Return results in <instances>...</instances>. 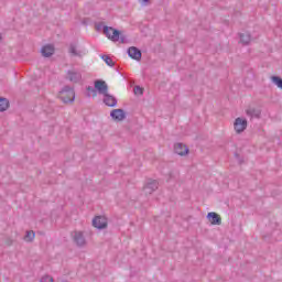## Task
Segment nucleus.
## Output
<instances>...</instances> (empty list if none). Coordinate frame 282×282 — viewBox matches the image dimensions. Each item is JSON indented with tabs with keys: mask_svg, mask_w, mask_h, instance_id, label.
<instances>
[{
	"mask_svg": "<svg viewBox=\"0 0 282 282\" xmlns=\"http://www.w3.org/2000/svg\"><path fill=\"white\" fill-rule=\"evenodd\" d=\"M174 152L177 155H188V147H186V144H184V143H175Z\"/></svg>",
	"mask_w": 282,
	"mask_h": 282,
	"instance_id": "obj_13",
	"label": "nucleus"
},
{
	"mask_svg": "<svg viewBox=\"0 0 282 282\" xmlns=\"http://www.w3.org/2000/svg\"><path fill=\"white\" fill-rule=\"evenodd\" d=\"M95 89L98 91V94H101V96L109 93V86L107 85V82L102 79L95 80Z\"/></svg>",
	"mask_w": 282,
	"mask_h": 282,
	"instance_id": "obj_5",
	"label": "nucleus"
},
{
	"mask_svg": "<svg viewBox=\"0 0 282 282\" xmlns=\"http://www.w3.org/2000/svg\"><path fill=\"white\" fill-rule=\"evenodd\" d=\"M59 98L65 104L67 102H74L76 99V93L74 91V88L69 86H65L61 91H59Z\"/></svg>",
	"mask_w": 282,
	"mask_h": 282,
	"instance_id": "obj_1",
	"label": "nucleus"
},
{
	"mask_svg": "<svg viewBox=\"0 0 282 282\" xmlns=\"http://www.w3.org/2000/svg\"><path fill=\"white\" fill-rule=\"evenodd\" d=\"M104 34H106V36L110 39V41H115V42L120 41V31L111 26H104Z\"/></svg>",
	"mask_w": 282,
	"mask_h": 282,
	"instance_id": "obj_3",
	"label": "nucleus"
},
{
	"mask_svg": "<svg viewBox=\"0 0 282 282\" xmlns=\"http://www.w3.org/2000/svg\"><path fill=\"white\" fill-rule=\"evenodd\" d=\"M234 129L236 131V133H243V131H246V129H248V120L238 117L236 118L235 122H234Z\"/></svg>",
	"mask_w": 282,
	"mask_h": 282,
	"instance_id": "obj_4",
	"label": "nucleus"
},
{
	"mask_svg": "<svg viewBox=\"0 0 282 282\" xmlns=\"http://www.w3.org/2000/svg\"><path fill=\"white\" fill-rule=\"evenodd\" d=\"M252 39L250 37V33H240V43L242 45H248Z\"/></svg>",
	"mask_w": 282,
	"mask_h": 282,
	"instance_id": "obj_17",
	"label": "nucleus"
},
{
	"mask_svg": "<svg viewBox=\"0 0 282 282\" xmlns=\"http://www.w3.org/2000/svg\"><path fill=\"white\" fill-rule=\"evenodd\" d=\"M246 113L249 118H261V109L259 108H248Z\"/></svg>",
	"mask_w": 282,
	"mask_h": 282,
	"instance_id": "obj_16",
	"label": "nucleus"
},
{
	"mask_svg": "<svg viewBox=\"0 0 282 282\" xmlns=\"http://www.w3.org/2000/svg\"><path fill=\"white\" fill-rule=\"evenodd\" d=\"M40 282H54V279L50 275H44Z\"/></svg>",
	"mask_w": 282,
	"mask_h": 282,
	"instance_id": "obj_24",
	"label": "nucleus"
},
{
	"mask_svg": "<svg viewBox=\"0 0 282 282\" xmlns=\"http://www.w3.org/2000/svg\"><path fill=\"white\" fill-rule=\"evenodd\" d=\"M271 80L273 84L276 85V87H279V89H282V78L279 76H272Z\"/></svg>",
	"mask_w": 282,
	"mask_h": 282,
	"instance_id": "obj_21",
	"label": "nucleus"
},
{
	"mask_svg": "<svg viewBox=\"0 0 282 282\" xmlns=\"http://www.w3.org/2000/svg\"><path fill=\"white\" fill-rule=\"evenodd\" d=\"M119 41H120V43H127V36L121 35L119 32Z\"/></svg>",
	"mask_w": 282,
	"mask_h": 282,
	"instance_id": "obj_25",
	"label": "nucleus"
},
{
	"mask_svg": "<svg viewBox=\"0 0 282 282\" xmlns=\"http://www.w3.org/2000/svg\"><path fill=\"white\" fill-rule=\"evenodd\" d=\"M133 91H134L135 96H142V94H144V90L140 86H135Z\"/></svg>",
	"mask_w": 282,
	"mask_h": 282,
	"instance_id": "obj_23",
	"label": "nucleus"
},
{
	"mask_svg": "<svg viewBox=\"0 0 282 282\" xmlns=\"http://www.w3.org/2000/svg\"><path fill=\"white\" fill-rule=\"evenodd\" d=\"M110 118L112 120H118V122H122V120H124V118H127V113H124L123 109H113L110 112Z\"/></svg>",
	"mask_w": 282,
	"mask_h": 282,
	"instance_id": "obj_7",
	"label": "nucleus"
},
{
	"mask_svg": "<svg viewBox=\"0 0 282 282\" xmlns=\"http://www.w3.org/2000/svg\"><path fill=\"white\" fill-rule=\"evenodd\" d=\"M141 3H149V0H141Z\"/></svg>",
	"mask_w": 282,
	"mask_h": 282,
	"instance_id": "obj_26",
	"label": "nucleus"
},
{
	"mask_svg": "<svg viewBox=\"0 0 282 282\" xmlns=\"http://www.w3.org/2000/svg\"><path fill=\"white\" fill-rule=\"evenodd\" d=\"M68 52H69L70 56H78L79 58L85 56V54H86L85 51L78 50L76 44H70L68 47Z\"/></svg>",
	"mask_w": 282,
	"mask_h": 282,
	"instance_id": "obj_14",
	"label": "nucleus"
},
{
	"mask_svg": "<svg viewBox=\"0 0 282 282\" xmlns=\"http://www.w3.org/2000/svg\"><path fill=\"white\" fill-rule=\"evenodd\" d=\"M128 55L130 58H133V61H141L142 59V51L135 46H131L128 48Z\"/></svg>",
	"mask_w": 282,
	"mask_h": 282,
	"instance_id": "obj_8",
	"label": "nucleus"
},
{
	"mask_svg": "<svg viewBox=\"0 0 282 282\" xmlns=\"http://www.w3.org/2000/svg\"><path fill=\"white\" fill-rule=\"evenodd\" d=\"M86 89L88 98H91V96L93 98H96V96H98V90H96V88L88 86Z\"/></svg>",
	"mask_w": 282,
	"mask_h": 282,
	"instance_id": "obj_19",
	"label": "nucleus"
},
{
	"mask_svg": "<svg viewBox=\"0 0 282 282\" xmlns=\"http://www.w3.org/2000/svg\"><path fill=\"white\" fill-rule=\"evenodd\" d=\"M101 58L106 63V65H108V67H113L116 65V63H113V59L108 55H102Z\"/></svg>",
	"mask_w": 282,
	"mask_h": 282,
	"instance_id": "obj_20",
	"label": "nucleus"
},
{
	"mask_svg": "<svg viewBox=\"0 0 282 282\" xmlns=\"http://www.w3.org/2000/svg\"><path fill=\"white\" fill-rule=\"evenodd\" d=\"M104 102L107 107H116L118 105V99L113 95L106 93L104 95Z\"/></svg>",
	"mask_w": 282,
	"mask_h": 282,
	"instance_id": "obj_11",
	"label": "nucleus"
},
{
	"mask_svg": "<svg viewBox=\"0 0 282 282\" xmlns=\"http://www.w3.org/2000/svg\"><path fill=\"white\" fill-rule=\"evenodd\" d=\"M42 56L45 58H50V56H54V46L53 45H45L41 50Z\"/></svg>",
	"mask_w": 282,
	"mask_h": 282,
	"instance_id": "obj_15",
	"label": "nucleus"
},
{
	"mask_svg": "<svg viewBox=\"0 0 282 282\" xmlns=\"http://www.w3.org/2000/svg\"><path fill=\"white\" fill-rule=\"evenodd\" d=\"M94 228H98V230H105L107 228V217L97 216L93 219Z\"/></svg>",
	"mask_w": 282,
	"mask_h": 282,
	"instance_id": "obj_6",
	"label": "nucleus"
},
{
	"mask_svg": "<svg viewBox=\"0 0 282 282\" xmlns=\"http://www.w3.org/2000/svg\"><path fill=\"white\" fill-rule=\"evenodd\" d=\"M67 78L70 83H80V80H83V74L78 70H68Z\"/></svg>",
	"mask_w": 282,
	"mask_h": 282,
	"instance_id": "obj_9",
	"label": "nucleus"
},
{
	"mask_svg": "<svg viewBox=\"0 0 282 282\" xmlns=\"http://www.w3.org/2000/svg\"><path fill=\"white\" fill-rule=\"evenodd\" d=\"M10 107V101L6 98H0V111H6Z\"/></svg>",
	"mask_w": 282,
	"mask_h": 282,
	"instance_id": "obj_18",
	"label": "nucleus"
},
{
	"mask_svg": "<svg viewBox=\"0 0 282 282\" xmlns=\"http://www.w3.org/2000/svg\"><path fill=\"white\" fill-rule=\"evenodd\" d=\"M72 239L78 248H85L87 246V239L85 238V234L83 231H73Z\"/></svg>",
	"mask_w": 282,
	"mask_h": 282,
	"instance_id": "obj_2",
	"label": "nucleus"
},
{
	"mask_svg": "<svg viewBox=\"0 0 282 282\" xmlns=\"http://www.w3.org/2000/svg\"><path fill=\"white\" fill-rule=\"evenodd\" d=\"M0 41H1V34H0Z\"/></svg>",
	"mask_w": 282,
	"mask_h": 282,
	"instance_id": "obj_27",
	"label": "nucleus"
},
{
	"mask_svg": "<svg viewBox=\"0 0 282 282\" xmlns=\"http://www.w3.org/2000/svg\"><path fill=\"white\" fill-rule=\"evenodd\" d=\"M34 237H36V234L33 230H31V231H26L24 239L26 241H34Z\"/></svg>",
	"mask_w": 282,
	"mask_h": 282,
	"instance_id": "obj_22",
	"label": "nucleus"
},
{
	"mask_svg": "<svg viewBox=\"0 0 282 282\" xmlns=\"http://www.w3.org/2000/svg\"><path fill=\"white\" fill-rule=\"evenodd\" d=\"M207 219H209L213 226H221V217L215 212L208 213Z\"/></svg>",
	"mask_w": 282,
	"mask_h": 282,
	"instance_id": "obj_12",
	"label": "nucleus"
},
{
	"mask_svg": "<svg viewBox=\"0 0 282 282\" xmlns=\"http://www.w3.org/2000/svg\"><path fill=\"white\" fill-rule=\"evenodd\" d=\"M158 186H159V183L158 181L155 180H149L147 185L144 186V192L148 194V195H151L152 193H154V191H158Z\"/></svg>",
	"mask_w": 282,
	"mask_h": 282,
	"instance_id": "obj_10",
	"label": "nucleus"
}]
</instances>
